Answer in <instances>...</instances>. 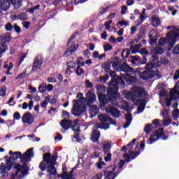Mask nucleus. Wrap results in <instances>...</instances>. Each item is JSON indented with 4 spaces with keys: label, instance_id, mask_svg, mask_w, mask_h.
I'll return each mask as SVG.
<instances>
[{
    "label": "nucleus",
    "instance_id": "39",
    "mask_svg": "<svg viewBox=\"0 0 179 179\" xmlns=\"http://www.w3.org/2000/svg\"><path fill=\"white\" fill-rule=\"evenodd\" d=\"M129 54H131V51L128 49H124L122 52V58H128V57H129Z\"/></svg>",
    "mask_w": 179,
    "mask_h": 179
},
{
    "label": "nucleus",
    "instance_id": "10",
    "mask_svg": "<svg viewBox=\"0 0 179 179\" xmlns=\"http://www.w3.org/2000/svg\"><path fill=\"white\" fill-rule=\"evenodd\" d=\"M115 170H117V166L112 165L108 166L105 171V177L106 179H114L117 176V173H115Z\"/></svg>",
    "mask_w": 179,
    "mask_h": 179
},
{
    "label": "nucleus",
    "instance_id": "50",
    "mask_svg": "<svg viewBox=\"0 0 179 179\" xmlns=\"http://www.w3.org/2000/svg\"><path fill=\"white\" fill-rule=\"evenodd\" d=\"M85 86L87 89H92V87H93V83H92L89 80H86Z\"/></svg>",
    "mask_w": 179,
    "mask_h": 179
},
{
    "label": "nucleus",
    "instance_id": "30",
    "mask_svg": "<svg viewBox=\"0 0 179 179\" xmlns=\"http://www.w3.org/2000/svg\"><path fill=\"white\" fill-rule=\"evenodd\" d=\"M99 138H100V131L94 130L91 137L92 142H97V141H99Z\"/></svg>",
    "mask_w": 179,
    "mask_h": 179
},
{
    "label": "nucleus",
    "instance_id": "5",
    "mask_svg": "<svg viewBox=\"0 0 179 179\" xmlns=\"http://www.w3.org/2000/svg\"><path fill=\"white\" fill-rule=\"evenodd\" d=\"M14 169L17 171L15 173L11 174L10 179H22L26 174H27V165L25 164L22 166L16 164L14 166Z\"/></svg>",
    "mask_w": 179,
    "mask_h": 179
},
{
    "label": "nucleus",
    "instance_id": "19",
    "mask_svg": "<svg viewBox=\"0 0 179 179\" xmlns=\"http://www.w3.org/2000/svg\"><path fill=\"white\" fill-rule=\"evenodd\" d=\"M10 8V3L8 0H0V14L2 10L6 11Z\"/></svg>",
    "mask_w": 179,
    "mask_h": 179
},
{
    "label": "nucleus",
    "instance_id": "12",
    "mask_svg": "<svg viewBox=\"0 0 179 179\" xmlns=\"http://www.w3.org/2000/svg\"><path fill=\"white\" fill-rule=\"evenodd\" d=\"M163 129H158L155 134L151 135L150 136V138L147 141V143L148 145H152V143H155V142H156V141H157V139H159V138H160L162 135H163Z\"/></svg>",
    "mask_w": 179,
    "mask_h": 179
},
{
    "label": "nucleus",
    "instance_id": "36",
    "mask_svg": "<svg viewBox=\"0 0 179 179\" xmlns=\"http://www.w3.org/2000/svg\"><path fill=\"white\" fill-rule=\"evenodd\" d=\"M96 90L98 94H103L106 92V88L103 85H97Z\"/></svg>",
    "mask_w": 179,
    "mask_h": 179
},
{
    "label": "nucleus",
    "instance_id": "58",
    "mask_svg": "<svg viewBox=\"0 0 179 179\" xmlns=\"http://www.w3.org/2000/svg\"><path fill=\"white\" fill-rule=\"evenodd\" d=\"M13 29H14V30H15L16 33H20V31H22V29H20V27L19 26H17V24H14L13 27Z\"/></svg>",
    "mask_w": 179,
    "mask_h": 179
},
{
    "label": "nucleus",
    "instance_id": "41",
    "mask_svg": "<svg viewBox=\"0 0 179 179\" xmlns=\"http://www.w3.org/2000/svg\"><path fill=\"white\" fill-rule=\"evenodd\" d=\"M172 116H173V118H174V120H178V118H179V110L178 109H175L172 112Z\"/></svg>",
    "mask_w": 179,
    "mask_h": 179
},
{
    "label": "nucleus",
    "instance_id": "27",
    "mask_svg": "<svg viewBox=\"0 0 179 179\" xmlns=\"http://www.w3.org/2000/svg\"><path fill=\"white\" fill-rule=\"evenodd\" d=\"M138 155L139 152H134V151L130 150L129 155L128 154H124L123 157L124 159H126V160H128L129 159H135L136 156H138Z\"/></svg>",
    "mask_w": 179,
    "mask_h": 179
},
{
    "label": "nucleus",
    "instance_id": "7",
    "mask_svg": "<svg viewBox=\"0 0 179 179\" xmlns=\"http://www.w3.org/2000/svg\"><path fill=\"white\" fill-rule=\"evenodd\" d=\"M73 108L71 111L72 114L76 117H79L80 114H83L86 111V107L80 100H73Z\"/></svg>",
    "mask_w": 179,
    "mask_h": 179
},
{
    "label": "nucleus",
    "instance_id": "3",
    "mask_svg": "<svg viewBox=\"0 0 179 179\" xmlns=\"http://www.w3.org/2000/svg\"><path fill=\"white\" fill-rule=\"evenodd\" d=\"M118 87L115 86L114 87H110L108 89V96H106L103 94H98V99L100 103L102 104H107L109 100H113V99H117L118 97Z\"/></svg>",
    "mask_w": 179,
    "mask_h": 179
},
{
    "label": "nucleus",
    "instance_id": "14",
    "mask_svg": "<svg viewBox=\"0 0 179 179\" xmlns=\"http://www.w3.org/2000/svg\"><path fill=\"white\" fill-rule=\"evenodd\" d=\"M152 73H155L157 76H160V73H159V71H153L147 70L140 73V78L143 80H148V79H149L150 78H152Z\"/></svg>",
    "mask_w": 179,
    "mask_h": 179
},
{
    "label": "nucleus",
    "instance_id": "26",
    "mask_svg": "<svg viewBox=\"0 0 179 179\" xmlns=\"http://www.w3.org/2000/svg\"><path fill=\"white\" fill-rule=\"evenodd\" d=\"M11 35L10 33L3 34L0 36L1 41L3 43H9L10 41Z\"/></svg>",
    "mask_w": 179,
    "mask_h": 179
},
{
    "label": "nucleus",
    "instance_id": "9",
    "mask_svg": "<svg viewBox=\"0 0 179 179\" xmlns=\"http://www.w3.org/2000/svg\"><path fill=\"white\" fill-rule=\"evenodd\" d=\"M179 99V82L176 83L175 87L170 92V98L166 99L167 107L171 106V100L177 101Z\"/></svg>",
    "mask_w": 179,
    "mask_h": 179
},
{
    "label": "nucleus",
    "instance_id": "43",
    "mask_svg": "<svg viewBox=\"0 0 179 179\" xmlns=\"http://www.w3.org/2000/svg\"><path fill=\"white\" fill-rule=\"evenodd\" d=\"M13 29V26L10 22L6 24L5 30H6V31H12Z\"/></svg>",
    "mask_w": 179,
    "mask_h": 179
},
{
    "label": "nucleus",
    "instance_id": "52",
    "mask_svg": "<svg viewBox=\"0 0 179 179\" xmlns=\"http://www.w3.org/2000/svg\"><path fill=\"white\" fill-rule=\"evenodd\" d=\"M139 19L141 20V22H138V24H137V27L141 26V24H142V22H145V20L146 19V17L143 14H141Z\"/></svg>",
    "mask_w": 179,
    "mask_h": 179
},
{
    "label": "nucleus",
    "instance_id": "22",
    "mask_svg": "<svg viewBox=\"0 0 179 179\" xmlns=\"http://www.w3.org/2000/svg\"><path fill=\"white\" fill-rule=\"evenodd\" d=\"M151 23L153 27H157L162 24V20L156 15H152L151 17Z\"/></svg>",
    "mask_w": 179,
    "mask_h": 179
},
{
    "label": "nucleus",
    "instance_id": "21",
    "mask_svg": "<svg viewBox=\"0 0 179 179\" xmlns=\"http://www.w3.org/2000/svg\"><path fill=\"white\" fill-rule=\"evenodd\" d=\"M59 178L62 179H73V170H71L69 173L64 172L57 175Z\"/></svg>",
    "mask_w": 179,
    "mask_h": 179
},
{
    "label": "nucleus",
    "instance_id": "17",
    "mask_svg": "<svg viewBox=\"0 0 179 179\" xmlns=\"http://www.w3.org/2000/svg\"><path fill=\"white\" fill-rule=\"evenodd\" d=\"M32 153L33 150L30 149L27 150V152L22 156H21V163L26 164V163L30 160Z\"/></svg>",
    "mask_w": 179,
    "mask_h": 179
},
{
    "label": "nucleus",
    "instance_id": "28",
    "mask_svg": "<svg viewBox=\"0 0 179 179\" xmlns=\"http://www.w3.org/2000/svg\"><path fill=\"white\" fill-rule=\"evenodd\" d=\"M90 114L91 117H95L99 114V108L96 106H92L90 107Z\"/></svg>",
    "mask_w": 179,
    "mask_h": 179
},
{
    "label": "nucleus",
    "instance_id": "63",
    "mask_svg": "<svg viewBox=\"0 0 179 179\" xmlns=\"http://www.w3.org/2000/svg\"><path fill=\"white\" fill-rule=\"evenodd\" d=\"M173 54H179V44L173 50Z\"/></svg>",
    "mask_w": 179,
    "mask_h": 179
},
{
    "label": "nucleus",
    "instance_id": "37",
    "mask_svg": "<svg viewBox=\"0 0 179 179\" xmlns=\"http://www.w3.org/2000/svg\"><path fill=\"white\" fill-rule=\"evenodd\" d=\"M8 50V45L5 43H0V54L3 55Z\"/></svg>",
    "mask_w": 179,
    "mask_h": 179
},
{
    "label": "nucleus",
    "instance_id": "47",
    "mask_svg": "<svg viewBox=\"0 0 179 179\" xmlns=\"http://www.w3.org/2000/svg\"><path fill=\"white\" fill-rule=\"evenodd\" d=\"M5 94H6V87L3 86L0 90V96H1V97H3L5 96Z\"/></svg>",
    "mask_w": 179,
    "mask_h": 179
},
{
    "label": "nucleus",
    "instance_id": "62",
    "mask_svg": "<svg viewBox=\"0 0 179 179\" xmlns=\"http://www.w3.org/2000/svg\"><path fill=\"white\" fill-rule=\"evenodd\" d=\"M23 78H26V72L21 73L18 75L17 79H23Z\"/></svg>",
    "mask_w": 179,
    "mask_h": 179
},
{
    "label": "nucleus",
    "instance_id": "51",
    "mask_svg": "<svg viewBox=\"0 0 179 179\" xmlns=\"http://www.w3.org/2000/svg\"><path fill=\"white\" fill-rule=\"evenodd\" d=\"M13 68V63L10 62L9 67H8L7 71L6 72V75H12V73H10V69H12Z\"/></svg>",
    "mask_w": 179,
    "mask_h": 179
},
{
    "label": "nucleus",
    "instance_id": "45",
    "mask_svg": "<svg viewBox=\"0 0 179 179\" xmlns=\"http://www.w3.org/2000/svg\"><path fill=\"white\" fill-rule=\"evenodd\" d=\"M122 108H123V110H128L129 108V105L128 104V103L125 101H122Z\"/></svg>",
    "mask_w": 179,
    "mask_h": 179
},
{
    "label": "nucleus",
    "instance_id": "55",
    "mask_svg": "<svg viewBox=\"0 0 179 179\" xmlns=\"http://www.w3.org/2000/svg\"><path fill=\"white\" fill-rule=\"evenodd\" d=\"M152 124L155 125L156 127H162V124H160V120L155 119L152 121Z\"/></svg>",
    "mask_w": 179,
    "mask_h": 179
},
{
    "label": "nucleus",
    "instance_id": "53",
    "mask_svg": "<svg viewBox=\"0 0 179 179\" xmlns=\"http://www.w3.org/2000/svg\"><path fill=\"white\" fill-rule=\"evenodd\" d=\"M155 67V64L153 63H149L145 66L146 71H150V69H153Z\"/></svg>",
    "mask_w": 179,
    "mask_h": 179
},
{
    "label": "nucleus",
    "instance_id": "6",
    "mask_svg": "<svg viewBox=\"0 0 179 179\" xmlns=\"http://www.w3.org/2000/svg\"><path fill=\"white\" fill-rule=\"evenodd\" d=\"M72 124H74L72 125ZM60 125L64 129V132L65 131H68V129L71 128V125H72L71 129L72 131H74V134L76 135H78V134H79L80 132L79 126H78V120H74L73 123L72 121L69 120L64 119L60 122Z\"/></svg>",
    "mask_w": 179,
    "mask_h": 179
},
{
    "label": "nucleus",
    "instance_id": "31",
    "mask_svg": "<svg viewBox=\"0 0 179 179\" xmlns=\"http://www.w3.org/2000/svg\"><path fill=\"white\" fill-rule=\"evenodd\" d=\"M125 118L127 123L124 125V128H128L129 125H131V122H132V115L131 113H127L125 115Z\"/></svg>",
    "mask_w": 179,
    "mask_h": 179
},
{
    "label": "nucleus",
    "instance_id": "34",
    "mask_svg": "<svg viewBox=\"0 0 179 179\" xmlns=\"http://www.w3.org/2000/svg\"><path fill=\"white\" fill-rule=\"evenodd\" d=\"M125 80L132 85V83H135V82H136V77L132 76H126Z\"/></svg>",
    "mask_w": 179,
    "mask_h": 179
},
{
    "label": "nucleus",
    "instance_id": "42",
    "mask_svg": "<svg viewBox=\"0 0 179 179\" xmlns=\"http://www.w3.org/2000/svg\"><path fill=\"white\" fill-rule=\"evenodd\" d=\"M141 47H142V44H138V45H136L134 47L131 48V50L132 52H138Z\"/></svg>",
    "mask_w": 179,
    "mask_h": 179
},
{
    "label": "nucleus",
    "instance_id": "35",
    "mask_svg": "<svg viewBox=\"0 0 179 179\" xmlns=\"http://www.w3.org/2000/svg\"><path fill=\"white\" fill-rule=\"evenodd\" d=\"M152 129H153V126H152V124H148L145 125V127L144 128V132L149 134H150V131Z\"/></svg>",
    "mask_w": 179,
    "mask_h": 179
},
{
    "label": "nucleus",
    "instance_id": "48",
    "mask_svg": "<svg viewBox=\"0 0 179 179\" xmlns=\"http://www.w3.org/2000/svg\"><path fill=\"white\" fill-rule=\"evenodd\" d=\"M18 19L20 20H26L27 19V15L26 13L19 14Z\"/></svg>",
    "mask_w": 179,
    "mask_h": 179
},
{
    "label": "nucleus",
    "instance_id": "16",
    "mask_svg": "<svg viewBox=\"0 0 179 179\" xmlns=\"http://www.w3.org/2000/svg\"><path fill=\"white\" fill-rule=\"evenodd\" d=\"M106 113H109L110 114H112L113 117L115 118H118L120 117V110L117 109L116 108H114V106L111 105H108L106 107Z\"/></svg>",
    "mask_w": 179,
    "mask_h": 179
},
{
    "label": "nucleus",
    "instance_id": "44",
    "mask_svg": "<svg viewBox=\"0 0 179 179\" xmlns=\"http://www.w3.org/2000/svg\"><path fill=\"white\" fill-rule=\"evenodd\" d=\"M123 72H132V67L125 64L123 66Z\"/></svg>",
    "mask_w": 179,
    "mask_h": 179
},
{
    "label": "nucleus",
    "instance_id": "61",
    "mask_svg": "<svg viewBox=\"0 0 179 179\" xmlns=\"http://www.w3.org/2000/svg\"><path fill=\"white\" fill-rule=\"evenodd\" d=\"M102 66L106 69V71H108V69H110V63L106 62L102 65Z\"/></svg>",
    "mask_w": 179,
    "mask_h": 179
},
{
    "label": "nucleus",
    "instance_id": "60",
    "mask_svg": "<svg viewBox=\"0 0 179 179\" xmlns=\"http://www.w3.org/2000/svg\"><path fill=\"white\" fill-rule=\"evenodd\" d=\"M127 10H128V8L126 6H122L121 11L122 15H125V13H127Z\"/></svg>",
    "mask_w": 179,
    "mask_h": 179
},
{
    "label": "nucleus",
    "instance_id": "46",
    "mask_svg": "<svg viewBox=\"0 0 179 179\" xmlns=\"http://www.w3.org/2000/svg\"><path fill=\"white\" fill-rule=\"evenodd\" d=\"M103 50L106 52L111 51V50H113V46L108 43L103 46Z\"/></svg>",
    "mask_w": 179,
    "mask_h": 179
},
{
    "label": "nucleus",
    "instance_id": "11",
    "mask_svg": "<svg viewBox=\"0 0 179 179\" xmlns=\"http://www.w3.org/2000/svg\"><path fill=\"white\" fill-rule=\"evenodd\" d=\"M43 61L44 60L41 56L36 57L32 66L31 72H38L41 69V65H43Z\"/></svg>",
    "mask_w": 179,
    "mask_h": 179
},
{
    "label": "nucleus",
    "instance_id": "23",
    "mask_svg": "<svg viewBox=\"0 0 179 179\" xmlns=\"http://www.w3.org/2000/svg\"><path fill=\"white\" fill-rule=\"evenodd\" d=\"M150 39V44H155L157 41V32L155 29H152L149 35Z\"/></svg>",
    "mask_w": 179,
    "mask_h": 179
},
{
    "label": "nucleus",
    "instance_id": "18",
    "mask_svg": "<svg viewBox=\"0 0 179 179\" xmlns=\"http://www.w3.org/2000/svg\"><path fill=\"white\" fill-rule=\"evenodd\" d=\"M96 101V94H93L92 92H88L86 97V104L90 106Z\"/></svg>",
    "mask_w": 179,
    "mask_h": 179
},
{
    "label": "nucleus",
    "instance_id": "15",
    "mask_svg": "<svg viewBox=\"0 0 179 179\" xmlns=\"http://www.w3.org/2000/svg\"><path fill=\"white\" fill-rule=\"evenodd\" d=\"M80 61H83V58L78 57L77 59V69L75 70L76 75L78 76H80L85 73V70L83 69L80 68V66H85V63H80Z\"/></svg>",
    "mask_w": 179,
    "mask_h": 179
},
{
    "label": "nucleus",
    "instance_id": "8",
    "mask_svg": "<svg viewBox=\"0 0 179 179\" xmlns=\"http://www.w3.org/2000/svg\"><path fill=\"white\" fill-rule=\"evenodd\" d=\"M99 120L101 121L99 126L101 129H108L110 124H113L114 125L117 124L115 120L111 122V117H108L107 115H99Z\"/></svg>",
    "mask_w": 179,
    "mask_h": 179
},
{
    "label": "nucleus",
    "instance_id": "56",
    "mask_svg": "<svg viewBox=\"0 0 179 179\" xmlns=\"http://www.w3.org/2000/svg\"><path fill=\"white\" fill-rule=\"evenodd\" d=\"M102 178H103V173H98L95 176H94L92 179H102Z\"/></svg>",
    "mask_w": 179,
    "mask_h": 179
},
{
    "label": "nucleus",
    "instance_id": "59",
    "mask_svg": "<svg viewBox=\"0 0 179 179\" xmlns=\"http://www.w3.org/2000/svg\"><path fill=\"white\" fill-rule=\"evenodd\" d=\"M46 90H48V92H52V90H54V86L51 84H48L46 87Z\"/></svg>",
    "mask_w": 179,
    "mask_h": 179
},
{
    "label": "nucleus",
    "instance_id": "64",
    "mask_svg": "<svg viewBox=\"0 0 179 179\" xmlns=\"http://www.w3.org/2000/svg\"><path fill=\"white\" fill-rule=\"evenodd\" d=\"M178 78H179V69L176 71L175 75L173 76V79H175L176 80H177V79Z\"/></svg>",
    "mask_w": 179,
    "mask_h": 179
},
{
    "label": "nucleus",
    "instance_id": "20",
    "mask_svg": "<svg viewBox=\"0 0 179 179\" xmlns=\"http://www.w3.org/2000/svg\"><path fill=\"white\" fill-rule=\"evenodd\" d=\"M12 167H13V164H11V162H8L6 166H1V170L3 177L8 176V171H10Z\"/></svg>",
    "mask_w": 179,
    "mask_h": 179
},
{
    "label": "nucleus",
    "instance_id": "38",
    "mask_svg": "<svg viewBox=\"0 0 179 179\" xmlns=\"http://www.w3.org/2000/svg\"><path fill=\"white\" fill-rule=\"evenodd\" d=\"M66 66H68L67 71H69V69H75L76 63L75 62H67Z\"/></svg>",
    "mask_w": 179,
    "mask_h": 179
},
{
    "label": "nucleus",
    "instance_id": "54",
    "mask_svg": "<svg viewBox=\"0 0 179 179\" xmlns=\"http://www.w3.org/2000/svg\"><path fill=\"white\" fill-rule=\"evenodd\" d=\"M113 23L112 20H109L108 22L105 23V29L106 30H110L111 29V26H110Z\"/></svg>",
    "mask_w": 179,
    "mask_h": 179
},
{
    "label": "nucleus",
    "instance_id": "2",
    "mask_svg": "<svg viewBox=\"0 0 179 179\" xmlns=\"http://www.w3.org/2000/svg\"><path fill=\"white\" fill-rule=\"evenodd\" d=\"M123 94L127 100H131L134 104H141V97L143 99L148 94L142 87H134L130 92L123 91Z\"/></svg>",
    "mask_w": 179,
    "mask_h": 179
},
{
    "label": "nucleus",
    "instance_id": "49",
    "mask_svg": "<svg viewBox=\"0 0 179 179\" xmlns=\"http://www.w3.org/2000/svg\"><path fill=\"white\" fill-rule=\"evenodd\" d=\"M14 120H16V121H19L20 118H22V116L20 115V113L19 112H15L13 115Z\"/></svg>",
    "mask_w": 179,
    "mask_h": 179
},
{
    "label": "nucleus",
    "instance_id": "40",
    "mask_svg": "<svg viewBox=\"0 0 179 179\" xmlns=\"http://www.w3.org/2000/svg\"><path fill=\"white\" fill-rule=\"evenodd\" d=\"M38 90L40 93H45V90H47V85L45 83H42L39 87H38Z\"/></svg>",
    "mask_w": 179,
    "mask_h": 179
},
{
    "label": "nucleus",
    "instance_id": "29",
    "mask_svg": "<svg viewBox=\"0 0 179 179\" xmlns=\"http://www.w3.org/2000/svg\"><path fill=\"white\" fill-rule=\"evenodd\" d=\"M78 48H79L78 45L76 44V45H71L69 48H68L66 50V52H65L66 57H68V55H69V54H72V52H75V51H76V50H78Z\"/></svg>",
    "mask_w": 179,
    "mask_h": 179
},
{
    "label": "nucleus",
    "instance_id": "32",
    "mask_svg": "<svg viewBox=\"0 0 179 179\" xmlns=\"http://www.w3.org/2000/svg\"><path fill=\"white\" fill-rule=\"evenodd\" d=\"M151 52L152 54H155V55L163 54V52H164V50L162 49V47H160V45H157L155 49L151 50Z\"/></svg>",
    "mask_w": 179,
    "mask_h": 179
},
{
    "label": "nucleus",
    "instance_id": "4",
    "mask_svg": "<svg viewBox=\"0 0 179 179\" xmlns=\"http://www.w3.org/2000/svg\"><path fill=\"white\" fill-rule=\"evenodd\" d=\"M179 29H173V33L169 32L166 34V39L161 38L159 40V45H164V44H170V45H174L176 42L178 40Z\"/></svg>",
    "mask_w": 179,
    "mask_h": 179
},
{
    "label": "nucleus",
    "instance_id": "57",
    "mask_svg": "<svg viewBox=\"0 0 179 179\" xmlns=\"http://www.w3.org/2000/svg\"><path fill=\"white\" fill-rule=\"evenodd\" d=\"M113 155L111 153H108L104 158L105 162H111V157Z\"/></svg>",
    "mask_w": 179,
    "mask_h": 179
},
{
    "label": "nucleus",
    "instance_id": "1",
    "mask_svg": "<svg viewBox=\"0 0 179 179\" xmlns=\"http://www.w3.org/2000/svg\"><path fill=\"white\" fill-rule=\"evenodd\" d=\"M57 157L56 155H53L51 157V154L50 152H46L43 155V159L42 162H41L39 168L41 171H45V170H47V173H49L47 175L48 178H57V169H55V166H54L55 162H57Z\"/></svg>",
    "mask_w": 179,
    "mask_h": 179
},
{
    "label": "nucleus",
    "instance_id": "25",
    "mask_svg": "<svg viewBox=\"0 0 179 179\" xmlns=\"http://www.w3.org/2000/svg\"><path fill=\"white\" fill-rule=\"evenodd\" d=\"M102 149L104 153H108L111 149V143L110 141H103L102 143Z\"/></svg>",
    "mask_w": 179,
    "mask_h": 179
},
{
    "label": "nucleus",
    "instance_id": "33",
    "mask_svg": "<svg viewBox=\"0 0 179 179\" xmlns=\"http://www.w3.org/2000/svg\"><path fill=\"white\" fill-rule=\"evenodd\" d=\"M15 9H19L22 6V0H10Z\"/></svg>",
    "mask_w": 179,
    "mask_h": 179
},
{
    "label": "nucleus",
    "instance_id": "13",
    "mask_svg": "<svg viewBox=\"0 0 179 179\" xmlns=\"http://www.w3.org/2000/svg\"><path fill=\"white\" fill-rule=\"evenodd\" d=\"M22 122L24 124L31 125V124H33V122H34V117H33V115H31L30 112H27L22 115Z\"/></svg>",
    "mask_w": 179,
    "mask_h": 179
},
{
    "label": "nucleus",
    "instance_id": "24",
    "mask_svg": "<svg viewBox=\"0 0 179 179\" xmlns=\"http://www.w3.org/2000/svg\"><path fill=\"white\" fill-rule=\"evenodd\" d=\"M162 117H164L163 122L165 127H169L170 124H171V119L169 117V113L166 112L162 113Z\"/></svg>",
    "mask_w": 179,
    "mask_h": 179
}]
</instances>
